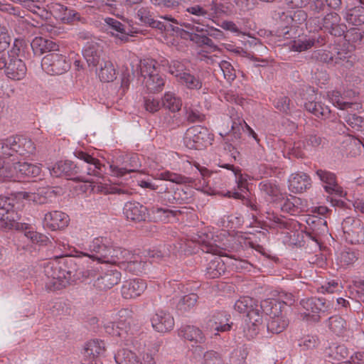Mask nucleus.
<instances>
[{
  "mask_svg": "<svg viewBox=\"0 0 364 364\" xmlns=\"http://www.w3.org/2000/svg\"><path fill=\"white\" fill-rule=\"evenodd\" d=\"M75 180L80 181L85 183H88V186L90 188L91 191L93 193H119V194H129V191L127 190L122 189V188H113L107 184L102 183V182H93L92 181H90L85 177L81 176L76 178Z\"/></svg>",
  "mask_w": 364,
  "mask_h": 364,
  "instance_id": "c85d7f7f",
  "label": "nucleus"
},
{
  "mask_svg": "<svg viewBox=\"0 0 364 364\" xmlns=\"http://www.w3.org/2000/svg\"><path fill=\"white\" fill-rule=\"evenodd\" d=\"M163 106L172 112H178L182 107L181 99L171 92H166L162 99Z\"/></svg>",
  "mask_w": 364,
  "mask_h": 364,
  "instance_id": "c03bdc74",
  "label": "nucleus"
},
{
  "mask_svg": "<svg viewBox=\"0 0 364 364\" xmlns=\"http://www.w3.org/2000/svg\"><path fill=\"white\" fill-rule=\"evenodd\" d=\"M55 196V191L50 188H40L37 192L21 191L18 193L19 198L33 201L36 204H45L52 200Z\"/></svg>",
  "mask_w": 364,
  "mask_h": 364,
  "instance_id": "6ab92c4d",
  "label": "nucleus"
},
{
  "mask_svg": "<svg viewBox=\"0 0 364 364\" xmlns=\"http://www.w3.org/2000/svg\"><path fill=\"white\" fill-rule=\"evenodd\" d=\"M33 141L23 136H11L0 141V181H16L25 177H37L41 165L21 162L19 157L36 153Z\"/></svg>",
  "mask_w": 364,
  "mask_h": 364,
  "instance_id": "f257e3e1",
  "label": "nucleus"
},
{
  "mask_svg": "<svg viewBox=\"0 0 364 364\" xmlns=\"http://www.w3.org/2000/svg\"><path fill=\"white\" fill-rule=\"evenodd\" d=\"M185 11L190 15L193 16V18L200 19V21L206 18L208 16V10L199 4L186 6Z\"/></svg>",
  "mask_w": 364,
  "mask_h": 364,
  "instance_id": "6e6d98bb",
  "label": "nucleus"
},
{
  "mask_svg": "<svg viewBox=\"0 0 364 364\" xmlns=\"http://www.w3.org/2000/svg\"><path fill=\"white\" fill-rule=\"evenodd\" d=\"M340 17L336 13L328 14L319 23V28L324 29L335 36H341L344 33L343 26L339 24Z\"/></svg>",
  "mask_w": 364,
  "mask_h": 364,
  "instance_id": "393cba45",
  "label": "nucleus"
},
{
  "mask_svg": "<svg viewBox=\"0 0 364 364\" xmlns=\"http://www.w3.org/2000/svg\"><path fill=\"white\" fill-rule=\"evenodd\" d=\"M315 57L324 63H334V49L331 51L330 50H318L315 53Z\"/></svg>",
  "mask_w": 364,
  "mask_h": 364,
  "instance_id": "0e129e2a",
  "label": "nucleus"
},
{
  "mask_svg": "<svg viewBox=\"0 0 364 364\" xmlns=\"http://www.w3.org/2000/svg\"><path fill=\"white\" fill-rule=\"evenodd\" d=\"M154 178L156 180L168 181L176 184H182L189 182L188 178L168 171L156 173L154 176Z\"/></svg>",
  "mask_w": 364,
  "mask_h": 364,
  "instance_id": "de8ad7c7",
  "label": "nucleus"
},
{
  "mask_svg": "<svg viewBox=\"0 0 364 364\" xmlns=\"http://www.w3.org/2000/svg\"><path fill=\"white\" fill-rule=\"evenodd\" d=\"M186 111L187 119L191 122H197L203 121L205 116L201 114L196 108L185 107Z\"/></svg>",
  "mask_w": 364,
  "mask_h": 364,
  "instance_id": "e2e57ef3",
  "label": "nucleus"
},
{
  "mask_svg": "<svg viewBox=\"0 0 364 364\" xmlns=\"http://www.w3.org/2000/svg\"><path fill=\"white\" fill-rule=\"evenodd\" d=\"M31 48L36 55H41L44 53L57 50L58 46L53 41L36 37L31 43Z\"/></svg>",
  "mask_w": 364,
  "mask_h": 364,
  "instance_id": "2f4dec72",
  "label": "nucleus"
},
{
  "mask_svg": "<svg viewBox=\"0 0 364 364\" xmlns=\"http://www.w3.org/2000/svg\"><path fill=\"white\" fill-rule=\"evenodd\" d=\"M105 352V343L100 340L90 341L84 348L85 356L90 358V360L97 359L98 357L104 355Z\"/></svg>",
  "mask_w": 364,
  "mask_h": 364,
  "instance_id": "c9c22d12",
  "label": "nucleus"
},
{
  "mask_svg": "<svg viewBox=\"0 0 364 364\" xmlns=\"http://www.w3.org/2000/svg\"><path fill=\"white\" fill-rule=\"evenodd\" d=\"M219 67L223 73L224 77L229 82L235 80L236 75L232 65L226 61L222 60L219 64Z\"/></svg>",
  "mask_w": 364,
  "mask_h": 364,
  "instance_id": "bf43d9fd",
  "label": "nucleus"
},
{
  "mask_svg": "<svg viewBox=\"0 0 364 364\" xmlns=\"http://www.w3.org/2000/svg\"><path fill=\"white\" fill-rule=\"evenodd\" d=\"M345 120L352 128L358 129L363 127V118L355 114H348L345 117Z\"/></svg>",
  "mask_w": 364,
  "mask_h": 364,
  "instance_id": "338daca9",
  "label": "nucleus"
},
{
  "mask_svg": "<svg viewBox=\"0 0 364 364\" xmlns=\"http://www.w3.org/2000/svg\"><path fill=\"white\" fill-rule=\"evenodd\" d=\"M274 105L276 109L284 113H287L290 109V100L285 96L276 99Z\"/></svg>",
  "mask_w": 364,
  "mask_h": 364,
  "instance_id": "69168bd1",
  "label": "nucleus"
},
{
  "mask_svg": "<svg viewBox=\"0 0 364 364\" xmlns=\"http://www.w3.org/2000/svg\"><path fill=\"white\" fill-rule=\"evenodd\" d=\"M260 304L256 306L247 315L246 327L244 332L249 338H253L258 334L263 324L262 313L261 312Z\"/></svg>",
  "mask_w": 364,
  "mask_h": 364,
  "instance_id": "dca6fc26",
  "label": "nucleus"
},
{
  "mask_svg": "<svg viewBox=\"0 0 364 364\" xmlns=\"http://www.w3.org/2000/svg\"><path fill=\"white\" fill-rule=\"evenodd\" d=\"M258 305L257 301L254 299L249 296H242L236 301L234 309L240 314H246L247 315L250 311H252Z\"/></svg>",
  "mask_w": 364,
  "mask_h": 364,
  "instance_id": "79ce46f5",
  "label": "nucleus"
},
{
  "mask_svg": "<svg viewBox=\"0 0 364 364\" xmlns=\"http://www.w3.org/2000/svg\"><path fill=\"white\" fill-rule=\"evenodd\" d=\"M261 194L269 201L280 199V191L277 185L272 181H263L259 184Z\"/></svg>",
  "mask_w": 364,
  "mask_h": 364,
  "instance_id": "473e14b6",
  "label": "nucleus"
},
{
  "mask_svg": "<svg viewBox=\"0 0 364 364\" xmlns=\"http://www.w3.org/2000/svg\"><path fill=\"white\" fill-rule=\"evenodd\" d=\"M305 108L318 117H326L330 113L329 108L323 105L321 102H308L305 103Z\"/></svg>",
  "mask_w": 364,
  "mask_h": 364,
  "instance_id": "603ef678",
  "label": "nucleus"
},
{
  "mask_svg": "<svg viewBox=\"0 0 364 364\" xmlns=\"http://www.w3.org/2000/svg\"><path fill=\"white\" fill-rule=\"evenodd\" d=\"M191 240L196 243L201 245V250L204 252L211 253L217 255H220L221 250L213 242V235L211 233L198 232L191 236Z\"/></svg>",
  "mask_w": 364,
  "mask_h": 364,
  "instance_id": "a878e982",
  "label": "nucleus"
},
{
  "mask_svg": "<svg viewBox=\"0 0 364 364\" xmlns=\"http://www.w3.org/2000/svg\"><path fill=\"white\" fill-rule=\"evenodd\" d=\"M19 219L18 213L14 210L10 199L0 196V228H12Z\"/></svg>",
  "mask_w": 364,
  "mask_h": 364,
  "instance_id": "2eb2a0df",
  "label": "nucleus"
},
{
  "mask_svg": "<svg viewBox=\"0 0 364 364\" xmlns=\"http://www.w3.org/2000/svg\"><path fill=\"white\" fill-rule=\"evenodd\" d=\"M178 82L190 90H200L203 86L202 80L189 72H184L180 76Z\"/></svg>",
  "mask_w": 364,
  "mask_h": 364,
  "instance_id": "37998d69",
  "label": "nucleus"
},
{
  "mask_svg": "<svg viewBox=\"0 0 364 364\" xmlns=\"http://www.w3.org/2000/svg\"><path fill=\"white\" fill-rule=\"evenodd\" d=\"M108 252L110 256H117V259H114V261H104L103 263L117 264L119 267L122 266V263L127 259V257H130V251L126 249H123L119 247L114 246L113 242L108 249Z\"/></svg>",
  "mask_w": 364,
  "mask_h": 364,
  "instance_id": "ea45409f",
  "label": "nucleus"
},
{
  "mask_svg": "<svg viewBox=\"0 0 364 364\" xmlns=\"http://www.w3.org/2000/svg\"><path fill=\"white\" fill-rule=\"evenodd\" d=\"M230 316L225 312H217L212 315L206 321L205 328L214 336L220 333L230 331L232 322H230Z\"/></svg>",
  "mask_w": 364,
  "mask_h": 364,
  "instance_id": "f8f14e48",
  "label": "nucleus"
},
{
  "mask_svg": "<svg viewBox=\"0 0 364 364\" xmlns=\"http://www.w3.org/2000/svg\"><path fill=\"white\" fill-rule=\"evenodd\" d=\"M111 245L112 240L107 237H95L89 245V250L93 255L84 253L83 255L91 257L100 263H103L104 261H114V259H117V256L108 255V249Z\"/></svg>",
  "mask_w": 364,
  "mask_h": 364,
  "instance_id": "0eeeda50",
  "label": "nucleus"
},
{
  "mask_svg": "<svg viewBox=\"0 0 364 364\" xmlns=\"http://www.w3.org/2000/svg\"><path fill=\"white\" fill-rule=\"evenodd\" d=\"M121 276L120 272L111 267L97 277L94 282V286L102 291L109 289L120 282Z\"/></svg>",
  "mask_w": 364,
  "mask_h": 364,
  "instance_id": "f3484780",
  "label": "nucleus"
},
{
  "mask_svg": "<svg viewBox=\"0 0 364 364\" xmlns=\"http://www.w3.org/2000/svg\"><path fill=\"white\" fill-rule=\"evenodd\" d=\"M117 364H143V361L133 351L128 349H120L114 355Z\"/></svg>",
  "mask_w": 364,
  "mask_h": 364,
  "instance_id": "58836bf2",
  "label": "nucleus"
},
{
  "mask_svg": "<svg viewBox=\"0 0 364 364\" xmlns=\"http://www.w3.org/2000/svg\"><path fill=\"white\" fill-rule=\"evenodd\" d=\"M140 166L141 165L139 161L138 156L136 155H133L130 158V163L129 166H126L124 167H119L117 165L111 164L109 166V169L112 176L116 177H122L127 173L137 171Z\"/></svg>",
  "mask_w": 364,
  "mask_h": 364,
  "instance_id": "f704fd0d",
  "label": "nucleus"
},
{
  "mask_svg": "<svg viewBox=\"0 0 364 364\" xmlns=\"http://www.w3.org/2000/svg\"><path fill=\"white\" fill-rule=\"evenodd\" d=\"M260 307L264 314L269 316L267 323V330L273 333L283 331L288 326V320L283 315L282 304L276 299H267L260 303Z\"/></svg>",
  "mask_w": 364,
  "mask_h": 364,
  "instance_id": "20e7f679",
  "label": "nucleus"
},
{
  "mask_svg": "<svg viewBox=\"0 0 364 364\" xmlns=\"http://www.w3.org/2000/svg\"><path fill=\"white\" fill-rule=\"evenodd\" d=\"M146 287V283L140 279L126 281L122 287V296L125 299H135L141 296Z\"/></svg>",
  "mask_w": 364,
  "mask_h": 364,
  "instance_id": "412c9836",
  "label": "nucleus"
},
{
  "mask_svg": "<svg viewBox=\"0 0 364 364\" xmlns=\"http://www.w3.org/2000/svg\"><path fill=\"white\" fill-rule=\"evenodd\" d=\"M328 326L330 330L336 335H341L346 328V321L339 316H333L329 318Z\"/></svg>",
  "mask_w": 364,
  "mask_h": 364,
  "instance_id": "8fccbe9b",
  "label": "nucleus"
},
{
  "mask_svg": "<svg viewBox=\"0 0 364 364\" xmlns=\"http://www.w3.org/2000/svg\"><path fill=\"white\" fill-rule=\"evenodd\" d=\"M45 285L49 291L63 289L72 284L76 277L75 262L72 258L58 263L49 262L44 267Z\"/></svg>",
  "mask_w": 364,
  "mask_h": 364,
  "instance_id": "7ed1b4c3",
  "label": "nucleus"
},
{
  "mask_svg": "<svg viewBox=\"0 0 364 364\" xmlns=\"http://www.w3.org/2000/svg\"><path fill=\"white\" fill-rule=\"evenodd\" d=\"M192 21L193 23H183V26L185 29L176 27L172 28V31L178 34L181 38L189 40H191V33L205 34L207 24L204 23L203 20L200 21V19L192 18Z\"/></svg>",
  "mask_w": 364,
  "mask_h": 364,
  "instance_id": "5701e85b",
  "label": "nucleus"
},
{
  "mask_svg": "<svg viewBox=\"0 0 364 364\" xmlns=\"http://www.w3.org/2000/svg\"><path fill=\"white\" fill-rule=\"evenodd\" d=\"M69 221V216L66 213L58 210L47 213L43 218L44 225L51 230L67 227Z\"/></svg>",
  "mask_w": 364,
  "mask_h": 364,
  "instance_id": "4be33fe9",
  "label": "nucleus"
},
{
  "mask_svg": "<svg viewBox=\"0 0 364 364\" xmlns=\"http://www.w3.org/2000/svg\"><path fill=\"white\" fill-rule=\"evenodd\" d=\"M178 336L184 339L195 343H203L205 341V336L203 331L194 326H184L178 331Z\"/></svg>",
  "mask_w": 364,
  "mask_h": 364,
  "instance_id": "c756f323",
  "label": "nucleus"
},
{
  "mask_svg": "<svg viewBox=\"0 0 364 364\" xmlns=\"http://www.w3.org/2000/svg\"><path fill=\"white\" fill-rule=\"evenodd\" d=\"M265 223L269 228H286L287 226V222L284 218L275 215L273 213H267Z\"/></svg>",
  "mask_w": 364,
  "mask_h": 364,
  "instance_id": "864d4df0",
  "label": "nucleus"
},
{
  "mask_svg": "<svg viewBox=\"0 0 364 364\" xmlns=\"http://www.w3.org/2000/svg\"><path fill=\"white\" fill-rule=\"evenodd\" d=\"M74 154L81 161V164L60 161L49 169L50 175L55 177H71L77 173H86L87 176L101 177L102 166L97 159L82 151H75Z\"/></svg>",
  "mask_w": 364,
  "mask_h": 364,
  "instance_id": "f03ea898",
  "label": "nucleus"
},
{
  "mask_svg": "<svg viewBox=\"0 0 364 364\" xmlns=\"http://www.w3.org/2000/svg\"><path fill=\"white\" fill-rule=\"evenodd\" d=\"M346 19L354 26H360L364 23V0H360L358 6L348 11Z\"/></svg>",
  "mask_w": 364,
  "mask_h": 364,
  "instance_id": "4c0bfd02",
  "label": "nucleus"
},
{
  "mask_svg": "<svg viewBox=\"0 0 364 364\" xmlns=\"http://www.w3.org/2000/svg\"><path fill=\"white\" fill-rule=\"evenodd\" d=\"M41 67L48 74L61 75L68 70L70 63L65 56L58 53H50L42 59Z\"/></svg>",
  "mask_w": 364,
  "mask_h": 364,
  "instance_id": "9d476101",
  "label": "nucleus"
},
{
  "mask_svg": "<svg viewBox=\"0 0 364 364\" xmlns=\"http://www.w3.org/2000/svg\"><path fill=\"white\" fill-rule=\"evenodd\" d=\"M123 213L128 220L141 222L146 220L148 210L138 202L129 201L125 203Z\"/></svg>",
  "mask_w": 364,
  "mask_h": 364,
  "instance_id": "aec40b11",
  "label": "nucleus"
},
{
  "mask_svg": "<svg viewBox=\"0 0 364 364\" xmlns=\"http://www.w3.org/2000/svg\"><path fill=\"white\" fill-rule=\"evenodd\" d=\"M101 46L95 42H87L84 46L82 54L89 66L96 67L100 60L102 53Z\"/></svg>",
  "mask_w": 364,
  "mask_h": 364,
  "instance_id": "cd10ccee",
  "label": "nucleus"
},
{
  "mask_svg": "<svg viewBox=\"0 0 364 364\" xmlns=\"http://www.w3.org/2000/svg\"><path fill=\"white\" fill-rule=\"evenodd\" d=\"M314 43L315 40L314 38L302 36L290 43V49L296 52H302L312 48Z\"/></svg>",
  "mask_w": 364,
  "mask_h": 364,
  "instance_id": "49530a36",
  "label": "nucleus"
},
{
  "mask_svg": "<svg viewBox=\"0 0 364 364\" xmlns=\"http://www.w3.org/2000/svg\"><path fill=\"white\" fill-rule=\"evenodd\" d=\"M327 97L329 101L341 109H345L350 107L353 103L344 100V97L338 91L328 92Z\"/></svg>",
  "mask_w": 364,
  "mask_h": 364,
  "instance_id": "3c124183",
  "label": "nucleus"
},
{
  "mask_svg": "<svg viewBox=\"0 0 364 364\" xmlns=\"http://www.w3.org/2000/svg\"><path fill=\"white\" fill-rule=\"evenodd\" d=\"M144 107L146 110L150 112H156L159 110L161 104L158 99L149 96L144 100Z\"/></svg>",
  "mask_w": 364,
  "mask_h": 364,
  "instance_id": "774afa93",
  "label": "nucleus"
},
{
  "mask_svg": "<svg viewBox=\"0 0 364 364\" xmlns=\"http://www.w3.org/2000/svg\"><path fill=\"white\" fill-rule=\"evenodd\" d=\"M310 177L303 172L291 174L288 179V188L294 193H302L311 187Z\"/></svg>",
  "mask_w": 364,
  "mask_h": 364,
  "instance_id": "b1692460",
  "label": "nucleus"
},
{
  "mask_svg": "<svg viewBox=\"0 0 364 364\" xmlns=\"http://www.w3.org/2000/svg\"><path fill=\"white\" fill-rule=\"evenodd\" d=\"M148 265V262L144 261L140 255L130 252V257H127V259L120 267L134 274H139L145 271Z\"/></svg>",
  "mask_w": 364,
  "mask_h": 364,
  "instance_id": "7c9ffc66",
  "label": "nucleus"
},
{
  "mask_svg": "<svg viewBox=\"0 0 364 364\" xmlns=\"http://www.w3.org/2000/svg\"><path fill=\"white\" fill-rule=\"evenodd\" d=\"M171 190L173 191V196L171 198H168L170 203H183L188 199V194L183 188L176 187L173 185L169 184Z\"/></svg>",
  "mask_w": 364,
  "mask_h": 364,
  "instance_id": "4d7b16f0",
  "label": "nucleus"
},
{
  "mask_svg": "<svg viewBox=\"0 0 364 364\" xmlns=\"http://www.w3.org/2000/svg\"><path fill=\"white\" fill-rule=\"evenodd\" d=\"M358 259L355 252L346 249L340 252L336 257V262L341 267H347L353 264Z\"/></svg>",
  "mask_w": 364,
  "mask_h": 364,
  "instance_id": "a18cd8bd",
  "label": "nucleus"
},
{
  "mask_svg": "<svg viewBox=\"0 0 364 364\" xmlns=\"http://www.w3.org/2000/svg\"><path fill=\"white\" fill-rule=\"evenodd\" d=\"M4 72L9 78L21 80L25 77L27 68L24 62L20 58H9Z\"/></svg>",
  "mask_w": 364,
  "mask_h": 364,
  "instance_id": "bb28decb",
  "label": "nucleus"
},
{
  "mask_svg": "<svg viewBox=\"0 0 364 364\" xmlns=\"http://www.w3.org/2000/svg\"><path fill=\"white\" fill-rule=\"evenodd\" d=\"M321 143V138L315 134L306 136L305 140L302 142L303 148L306 151H311L313 149L318 147Z\"/></svg>",
  "mask_w": 364,
  "mask_h": 364,
  "instance_id": "052dcab7",
  "label": "nucleus"
},
{
  "mask_svg": "<svg viewBox=\"0 0 364 364\" xmlns=\"http://www.w3.org/2000/svg\"><path fill=\"white\" fill-rule=\"evenodd\" d=\"M183 68V65L180 61L172 60L168 65V72L174 75L178 80L181 75L185 72Z\"/></svg>",
  "mask_w": 364,
  "mask_h": 364,
  "instance_id": "680f3d73",
  "label": "nucleus"
},
{
  "mask_svg": "<svg viewBox=\"0 0 364 364\" xmlns=\"http://www.w3.org/2000/svg\"><path fill=\"white\" fill-rule=\"evenodd\" d=\"M51 8L55 17L64 23H69L77 18V12L63 4H54Z\"/></svg>",
  "mask_w": 364,
  "mask_h": 364,
  "instance_id": "e433bc0d",
  "label": "nucleus"
},
{
  "mask_svg": "<svg viewBox=\"0 0 364 364\" xmlns=\"http://www.w3.org/2000/svg\"><path fill=\"white\" fill-rule=\"evenodd\" d=\"M198 296L196 294H189L183 296L177 304V309L181 312H186L193 309L198 301Z\"/></svg>",
  "mask_w": 364,
  "mask_h": 364,
  "instance_id": "09e8293b",
  "label": "nucleus"
},
{
  "mask_svg": "<svg viewBox=\"0 0 364 364\" xmlns=\"http://www.w3.org/2000/svg\"><path fill=\"white\" fill-rule=\"evenodd\" d=\"M316 175L324 183L323 188L328 193L338 197H344L346 196V193L343 188L337 183L334 173L325 170H318Z\"/></svg>",
  "mask_w": 364,
  "mask_h": 364,
  "instance_id": "a211bd4d",
  "label": "nucleus"
},
{
  "mask_svg": "<svg viewBox=\"0 0 364 364\" xmlns=\"http://www.w3.org/2000/svg\"><path fill=\"white\" fill-rule=\"evenodd\" d=\"M225 272V265L220 257H215L210 261L206 268V275L209 278H217Z\"/></svg>",
  "mask_w": 364,
  "mask_h": 364,
  "instance_id": "a19ab883",
  "label": "nucleus"
},
{
  "mask_svg": "<svg viewBox=\"0 0 364 364\" xmlns=\"http://www.w3.org/2000/svg\"><path fill=\"white\" fill-rule=\"evenodd\" d=\"M99 65L97 74L102 82H112L116 78V70L111 60L103 59Z\"/></svg>",
  "mask_w": 364,
  "mask_h": 364,
  "instance_id": "72a5a7b5",
  "label": "nucleus"
},
{
  "mask_svg": "<svg viewBox=\"0 0 364 364\" xmlns=\"http://www.w3.org/2000/svg\"><path fill=\"white\" fill-rule=\"evenodd\" d=\"M153 329L160 333H166L173 330L175 321L173 316L167 311L157 310L150 317Z\"/></svg>",
  "mask_w": 364,
  "mask_h": 364,
  "instance_id": "4468645a",
  "label": "nucleus"
},
{
  "mask_svg": "<svg viewBox=\"0 0 364 364\" xmlns=\"http://www.w3.org/2000/svg\"><path fill=\"white\" fill-rule=\"evenodd\" d=\"M247 354V348L245 346H238L232 351L230 354V361L233 364H243Z\"/></svg>",
  "mask_w": 364,
  "mask_h": 364,
  "instance_id": "5fc2aeb1",
  "label": "nucleus"
},
{
  "mask_svg": "<svg viewBox=\"0 0 364 364\" xmlns=\"http://www.w3.org/2000/svg\"><path fill=\"white\" fill-rule=\"evenodd\" d=\"M104 28L106 31L115 38L117 43H124L132 36L130 29L118 20L107 17L104 19Z\"/></svg>",
  "mask_w": 364,
  "mask_h": 364,
  "instance_id": "9b49d317",
  "label": "nucleus"
},
{
  "mask_svg": "<svg viewBox=\"0 0 364 364\" xmlns=\"http://www.w3.org/2000/svg\"><path fill=\"white\" fill-rule=\"evenodd\" d=\"M303 311L301 313L307 320L318 321L319 314L326 310L324 299L322 298H309L302 299L300 302Z\"/></svg>",
  "mask_w": 364,
  "mask_h": 364,
  "instance_id": "ddd939ff",
  "label": "nucleus"
},
{
  "mask_svg": "<svg viewBox=\"0 0 364 364\" xmlns=\"http://www.w3.org/2000/svg\"><path fill=\"white\" fill-rule=\"evenodd\" d=\"M318 339L315 336L306 335L299 341V346L304 350L316 348L318 345Z\"/></svg>",
  "mask_w": 364,
  "mask_h": 364,
  "instance_id": "13d9d810",
  "label": "nucleus"
},
{
  "mask_svg": "<svg viewBox=\"0 0 364 364\" xmlns=\"http://www.w3.org/2000/svg\"><path fill=\"white\" fill-rule=\"evenodd\" d=\"M133 313L128 309H122L116 314L113 321L105 324L106 333L117 337H124L132 331V325H134Z\"/></svg>",
  "mask_w": 364,
  "mask_h": 364,
  "instance_id": "39448f33",
  "label": "nucleus"
},
{
  "mask_svg": "<svg viewBox=\"0 0 364 364\" xmlns=\"http://www.w3.org/2000/svg\"><path fill=\"white\" fill-rule=\"evenodd\" d=\"M208 130L201 126H194L187 129L184 144L191 149H202L210 143Z\"/></svg>",
  "mask_w": 364,
  "mask_h": 364,
  "instance_id": "6e6552de",
  "label": "nucleus"
},
{
  "mask_svg": "<svg viewBox=\"0 0 364 364\" xmlns=\"http://www.w3.org/2000/svg\"><path fill=\"white\" fill-rule=\"evenodd\" d=\"M156 62L153 59H146L141 62L140 73L144 77L145 85L150 92H159L164 86V78L159 75Z\"/></svg>",
  "mask_w": 364,
  "mask_h": 364,
  "instance_id": "423d86ee",
  "label": "nucleus"
},
{
  "mask_svg": "<svg viewBox=\"0 0 364 364\" xmlns=\"http://www.w3.org/2000/svg\"><path fill=\"white\" fill-rule=\"evenodd\" d=\"M346 241L351 244L364 243V225L360 220L348 217L342 223Z\"/></svg>",
  "mask_w": 364,
  "mask_h": 364,
  "instance_id": "1a4fd4ad",
  "label": "nucleus"
}]
</instances>
